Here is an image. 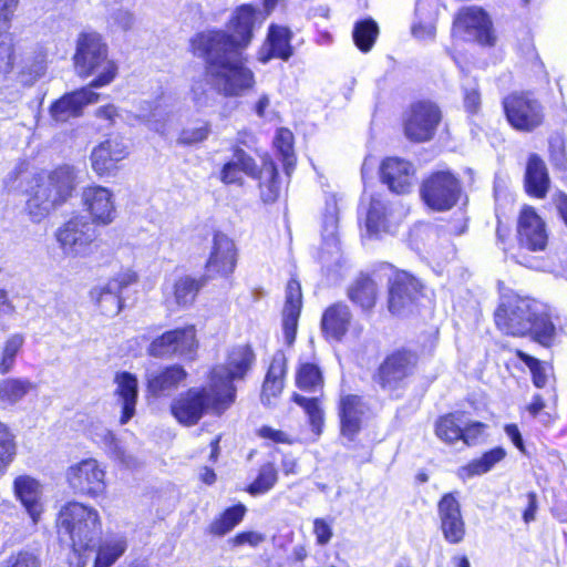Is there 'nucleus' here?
<instances>
[{
	"label": "nucleus",
	"instance_id": "nucleus-1",
	"mask_svg": "<svg viewBox=\"0 0 567 567\" xmlns=\"http://www.w3.org/2000/svg\"><path fill=\"white\" fill-rule=\"evenodd\" d=\"M258 9L252 3L237 6L225 28L196 32L189 52L204 61V75L212 89L225 97H238L256 85L254 71L243 53L255 38Z\"/></svg>",
	"mask_w": 567,
	"mask_h": 567
},
{
	"label": "nucleus",
	"instance_id": "nucleus-2",
	"mask_svg": "<svg viewBox=\"0 0 567 567\" xmlns=\"http://www.w3.org/2000/svg\"><path fill=\"white\" fill-rule=\"evenodd\" d=\"M54 529L61 545L70 548L69 567H86V553L92 550L102 534L103 520L100 512L89 503L69 499L58 509Z\"/></svg>",
	"mask_w": 567,
	"mask_h": 567
},
{
	"label": "nucleus",
	"instance_id": "nucleus-3",
	"mask_svg": "<svg viewBox=\"0 0 567 567\" xmlns=\"http://www.w3.org/2000/svg\"><path fill=\"white\" fill-rule=\"evenodd\" d=\"M496 328L506 336L530 337L535 342L549 347L556 328L550 315L540 302L516 293L507 295L494 312Z\"/></svg>",
	"mask_w": 567,
	"mask_h": 567
},
{
	"label": "nucleus",
	"instance_id": "nucleus-4",
	"mask_svg": "<svg viewBox=\"0 0 567 567\" xmlns=\"http://www.w3.org/2000/svg\"><path fill=\"white\" fill-rule=\"evenodd\" d=\"M233 159L225 162L218 174L226 185H244L243 174L257 182L259 196L264 204H272L280 196L279 171L275 161L266 154L260 165L239 144L231 147Z\"/></svg>",
	"mask_w": 567,
	"mask_h": 567
},
{
	"label": "nucleus",
	"instance_id": "nucleus-5",
	"mask_svg": "<svg viewBox=\"0 0 567 567\" xmlns=\"http://www.w3.org/2000/svg\"><path fill=\"white\" fill-rule=\"evenodd\" d=\"M72 63L81 79L93 76L87 84L90 87L107 86L118 75V63L110 58L107 42L94 30L81 31L78 34Z\"/></svg>",
	"mask_w": 567,
	"mask_h": 567
},
{
	"label": "nucleus",
	"instance_id": "nucleus-6",
	"mask_svg": "<svg viewBox=\"0 0 567 567\" xmlns=\"http://www.w3.org/2000/svg\"><path fill=\"white\" fill-rule=\"evenodd\" d=\"M233 405L219 386L206 377V384L190 386L181 392L172 401L169 411L179 424L194 426L206 414L221 416Z\"/></svg>",
	"mask_w": 567,
	"mask_h": 567
},
{
	"label": "nucleus",
	"instance_id": "nucleus-7",
	"mask_svg": "<svg viewBox=\"0 0 567 567\" xmlns=\"http://www.w3.org/2000/svg\"><path fill=\"white\" fill-rule=\"evenodd\" d=\"M421 362L420 351L410 344L395 346L384 352L371 373L372 383L381 391L396 393L408 388Z\"/></svg>",
	"mask_w": 567,
	"mask_h": 567
},
{
	"label": "nucleus",
	"instance_id": "nucleus-8",
	"mask_svg": "<svg viewBox=\"0 0 567 567\" xmlns=\"http://www.w3.org/2000/svg\"><path fill=\"white\" fill-rule=\"evenodd\" d=\"M373 272L388 275L385 305L392 316H406L417 308L424 296V285L420 278L388 261H379L373 265Z\"/></svg>",
	"mask_w": 567,
	"mask_h": 567
},
{
	"label": "nucleus",
	"instance_id": "nucleus-9",
	"mask_svg": "<svg viewBox=\"0 0 567 567\" xmlns=\"http://www.w3.org/2000/svg\"><path fill=\"white\" fill-rule=\"evenodd\" d=\"M501 105L508 126L516 132L533 133L546 122V107L530 90L507 93Z\"/></svg>",
	"mask_w": 567,
	"mask_h": 567
},
{
	"label": "nucleus",
	"instance_id": "nucleus-10",
	"mask_svg": "<svg viewBox=\"0 0 567 567\" xmlns=\"http://www.w3.org/2000/svg\"><path fill=\"white\" fill-rule=\"evenodd\" d=\"M443 120L440 105L430 99L412 101L401 116L404 137L412 144H424L434 140Z\"/></svg>",
	"mask_w": 567,
	"mask_h": 567
},
{
	"label": "nucleus",
	"instance_id": "nucleus-11",
	"mask_svg": "<svg viewBox=\"0 0 567 567\" xmlns=\"http://www.w3.org/2000/svg\"><path fill=\"white\" fill-rule=\"evenodd\" d=\"M256 363V353L250 343L233 346L226 354L224 365H212L206 377L219 386L225 395L235 404L237 386L235 381L245 380Z\"/></svg>",
	"mask_w": 567,
	"mask_h": 567
},
{
	"label": "nucleus",
	"instance_id": "nucleus-12",
	"mask_svg": "<svg viewBox=\"0 0 567 567\" xmlns=\"http://www.w3.org/2000/svg\"><path fill=\"white\" fill-rule=\"evenodd\" d=\"M64 478L76 497L97 501L107 496L106 468L95 457H85L71 464L65 470Z\"/></svg>",
	"mask_w": 567,
	"mask_h": 567
},
{
	"label": "nucleus",
	"instance_id": "nucleus-13",
	"mask_svg": "<svg viewBox=\"0 0 567 567\" xmlns=\"http://www.w3.org/2000/svg\"><path fill=\"white\" fill-rule=\"evenodd\" d=\"M198 349L197 328L189 323L166 330L155 337L147 347V354L157 359L177 355L187 361H195L198 357Z\"/></svg>",
	"mask_w": 567,
	"mask_h": 567
},
{
	"label": "nucleus",
	"instance_id": "nucleus-14",
	"mask_svg": "<svg viewBox=\"0 0 567 567\" xmlns=\"http://www.w3.org/2000/svg\"><path fill=\"white\" fill-rule=\"evenodd\" d=\"M461 179L451 171H434L426 175L420 186V197L434 212H447L460 200Z\"/></svg>",
	"mask_w": 567,
	"mask_h": 567
},
{
	"label": "nucleus",
	"instance_id": "nucleus-15",
	"mask_svg": "<svg viewBox=\"0 0 567 567\" xmlns=\"http://www.w3.org/2000/svg\"><path fill=\"white\" fill-rule=\"evenodd\" d=\"M85 217L75 215L65 220L54 233L63 254L84 257L99 247L97 233Z\"/></svg>",
	"mask_w": 567,
	"mask_h": 567
},
{
	"label": "nucleus",
	"instance_id": "nucleus-16",
	"mask_svg": "<svg viewBox=\"0 0 567 567\" xmlns=\"http://www.w3.org/2000/svg\"><path fill=\"white\" fill-rule=\"evenodd\" d=\"M462 412L453 411L441 414L434 422L435 436L447 445L462 442L466 446H474L485 436L487 424L481 421H470L462 425Z\"/></svg>",
	"mask_w": 567,
	"mask_h": 567
},
{
	"label": "nucleus",
	"instance_id": "nucleus-17",
	"mask_svg": "<svg viewBox=\"0 0 567 567\" xmlns=\"http://www.w3.org/2000/svg\"><path fill=\"white\" fill-rule=\"evenodd\" d=\"M238 261V249L233 238L221 230H215L212 247L205 261L204 276L207 280L215 278L229 279L235 272Z\"/></svg>",
	"mask_w": 567,
	"mask_h": 567
},
{
	"label": "nucleus",
	"instance_id": "nucleus-18",
	"mask_svg": "<svg viewBox=\"0 0 567 567\" xmlns=\"http://www.w3.org/2000/svg\"><path fill=\"white\" fill-rule=\"evenodd\" d=\"M546 221L532 205L524 204L517 215L516 240L519 249L530 252L544 251L548 246Z\"/></svg>",
	"mask_w": 567,
	"mask_h": 567
},
{
	"label": "nucleus",
	"instance_id": "nucleus-19",
	"mask_svg": "<svg viewBox=\"0 0 567 567\" xmlns=\"http://www.w3.org/2000/svg\"><path fill=\"white\" fill-rule=\"evenodd\" d=\"M439 528L444 540L458 545L465 540L466 523L462 515L458 492L444 493L437 501Z\"/></svg>",
	"mask_w": 567,
	"mask_h": 567
},
{
	"label": "nucleus",
	"instance_id": "nucleus-20",
	"mask_svg": "<svg viewBox=\"0 0 567 567\" xmlns=\"http://www.w3.org/2000/svg\"><path fill=\"white\" fill-rule=\"evenodd\" d=\"M128 154L127 146L122 140L107 136L91 151V167L100 178L115 176Z\"/></svg>",
	"mask_w": 567,
	"mask_h": 567
},
{
	"label": "nucleus",
	"instance_id": "nucleus-21",
	"mask_svg": "<svg viewBox=\"0 0 567 567\" xmlns=\"http://www.w3.org/2000/svg\"><path fill=\"white\" fill-rule=\"evenodd\" d=\"M368 403L363 395L341 393L337 401V414L340 434L349 441H354L363 429Z\"/></svg>",
	"mask_w": 567,
	"mask_h": 567
},
{
	"label": "nucleus",
	"instance_id": "nucleus-22",
	"mask_svg": "<svg viewBox=\"0 0 567 567\" xmlns=\"http://www.w3.org/2000/svg\"><path fill=\"white\" fill-rule=\"evenodd\" d=\"M293 31L285 24L270 23L257 51V61L266 64L271 60L289 61L295 54Z\"/></svg>",
	"mask_w": 567,
	"mask_h": 567
},
{
	"label": "nucleus",
	"instance_id": "nucleus-23",
	"mask_svg": "<svg viewBox=\"0 0 567 567\" xmlns=\"http://www.w3.org/2000/svg\"><path fill=\"white\" fill-rule=\"evenodd\" d=\"M90 85L66 92L49 106V114L55 123H66L83 115L86 105L99 102L100 94Z\"/></svg>",
	"mask_w": 567,
	"mask_h": 567
},
{
	"label": "nucleus",
	"instance_id": "nucleus-24",
	"mask_svg": "<svg viewBox=\"0 0 567 567\" xmlns=\"http://www.w3.org/2000/svg\"><path fill=\"white\" fill-rule=\"evenodd\" d=\"M415 173L413 163L399 156L384 157L379 166L380 182L396 195L412 190Z\"/></svg>",
	"mask_w": 567,
	"mask_h": 567
},
{
	"label": "nucleus",
	"instance_id": "nucleus-25",
	"mask_svg": "<svg viewBox=\"0 0 567 567\" xmlns=\"http://www.w3.org/2000/svg\"><path fill=\"white\" fill-rule=\"evenodd\" d=\"M379 272L360 271L348 285L346 296L349 301L361 311L370 316L374 312L381 296L375 275Z\"/></svg>",
	"mask_w": 567,
	"mask_h": 567
},
{
	"label": "nucleus",
	"instance_id": "nucleus-26",
	"mask_svg": "<svg viewBox=\"0 0 567 567\" xmlns=\"http://www.w3.org/2000/svg\"><path fill=\"white\" fill-rule=\"evenodd\" d=\"M84 210L91 217V223L97 226L111 224L116 216L113 193L101 185H89L82 190Z\"/></svg>",
	"mask_w": 567,
	"mask_h": 567
},
{
	"label": "nucleus",
	"instance_id": "nucleus-27",
	"mask_svg": "<svg viewBox=\"0 0 567 567\" xmlns=\"http://www.w3.org/2000/svg\"><path fill=\"white\" fill-rule=\"evenodd\" d=\"M454 25L465 33L473 34L481 45L492 47L495 44L492 21L482 8L460 9L454 19Z\"/></svg>",
	"mask_w": 567,
	"mask_h": 567
},
{
	"label": "nucleus",
	"instance_id": "nucleus-28",
	"mask_svg": "<svg viewBox=\"0 0 567 567\" xmlns=\"http://www.w3.org/2000/svg\"><path fill=\"white\" fill-rule=\"evenodd\" d=\"M35 179L54 209L63 206L72 197L75 189L73 173L63 166L50 171L45 177L38 175Z\"/></svg>",
	"mask_w": 567,
	"mask_h": 567
},
{
	"label": "nucleus",
	"instance_id": "nucleus-29",
	"mask_svg": "<svg viewBox=\"0 0 567 567\" xmlns=\"http://www.w3.org/2000/svg\"><path fill=\"white\" fill-rule=\"evenodd\" d=\"M353 313L343 301L330 303L321 315L320 329L327 341L341 342L351 329Z\"/></svg>",
	"mask_w": 567,
	"mask_h": 567
},
{
	"label": "nucleus",
	"instance_id": "nucleus-30",
	"mask_svg": "<svg viewBox=\"0 0 567 567\" xmlns=\"http://www.w3.org/2000/svg\"><path fill=\"white\" fill-rule=\"evenodd\" d=\"M288 360L282 351L276 352L269 361L260 388V402L271 406L280 398L286 385Z\"/></svg>",
	"mask_w": 567,
	"mask_h": 567
},
{
	"label": "nucleus",
	"instance_id": "nucleus-31",
	"mask_svg": "<svg viewBox=\"0 0 567 567\" xmlns=\"http://www.w3.org/2000/svg\"><path fill=\"white\" fill-rule=\"evenodd\" d=\"M13 494L33 524H38L44 512L42 485L39 480L23 474L13 480Z\"/></svg>",
	"mask_w": 567,
	"mask_h": 567
},
{
	"label": "nucleus",
	"instance_id": "nucleus-32",
	"mask_svg": "<svg viewBox=\"0 0 567 567\" xmlns=\"http://www.w3.org/2000/svg\"><path fill=\"white\" fill-rule=\"evenodd\" d=\"M302 309V291L300 282L297 278L292 277L287 281L286 298L282 310V330L285 342L287 346H292L298 329V322Z\"/></svg>",
	"mask_w": 567,
	"mask_h": 567
},
{
	"label": "nucleus",
	"instance_id": "nucleus-33",
	"mask_svg": "<svg viewBox=\"0 0 567 567\" xmlns=\"http://www.w3.org/2000/svg\"><path fill=\"white\" fill-rule=\"evenodd\" d=\"M523 187L535 199L546 198L550 189V176L545 161L536 153L528 155L525 166Z\"/></svg>",
	"mask_w": 567,
	"mask_h": 567
},
{
	"label": "nucleus",
	"instance_id": "nucleus-34",
	"mask_svg": "<svg viewBox=\"0 0 567 567\" xmlns=\"http://www.w3.org/2000/svg\"><path fill=\"white\" fill-rule=\"evenodd\" d=\"M114 383L116 384L114 395L122 404L120 424L124 425L135 415L138 380L135 374L128 371H120L114 375Z\"/></svg>",
	"mask_w": 567,
	"mask_h": 567
},
{
	"label": "nucleus",
	"instance_id": "nucleus-35",
	"mask_svg": "<svg viewBox=\"0 0 567 567\" xmlns=\"http://www.w3.org/2000/svg\"><path fill=\"white\" fill-rule=\"evenodd\" d=\"M204 275L194 276L185 274L174 279L171 286L169 296L178 309H188L195 305L200 291L207 284Z\"/></svg>",
	"mask_w": 567,
	"mask_h": 567
},
{
	"label": "nucleus",
	"instance_id": "nucleus-36",
	"mask_svg": "<svg viewBox=\"0 0 567 567\" xmlns=\"http://www.w3.org/2000/svg\"><path fill=\"white\" fill-rule=\"evenodd\" d=\"M187 378L188 373L182 364H168L147 378L146 390L151 395L158 398L176 390Z\"/></svg>",
	"mask_w": 567,
	"mask_h": 567
},
{
	"label": "nucleus",
	"instance_id": "nucleus-37",
	"mask_svg": "<svg viewBox=\"0 0 567 567\" xmlns=\"http://www.w3.org/2000/svg\"><path fill=\"white\" fill-rule=\"evenodd\" d=\"M507 457L505 447L497 445L484 451L480 456L470 460L466 464L457 468L458 478L465 481L482 476L493 471L499 463Z\"/></svg>",
	"mask_w": 567,
	"mask_h": 567
},
{
	"label": "nucleus",
	"instance_id": "nucleus-38",
	"mask_svg": "<svg viewBox=\"0 0 567 567\" xmlns=\"http://www.w3.org/2000/svg\"><path fill=\"white\" fill-rule=\"evenodd\" d=\"M247 514L243 503H236L221 511L207 526V534L213 537H223L238 526Z\"/></svg>",
	"mask_w": 567,
	"mask_h": 567
},
{
	"label": "nucleus",
	"instance_id": "nucleus-39",
	"mask_svg": "<svg viewBox=\"0 0 567 567\" xmlns=\"http://www.w3.org/2000/svg\"><path fill=\"white\" fill-rule=\"evenodd\" d=\"M389 208L386 203L379 194L372 195L365 214V229L370 236L379 237L384 233H389Z\"/></svg>",
	"mask_w": 567,
	"mask_h": 567
},
{
	"label": "nucleus",
	"instance_id": "nucleus-40",
	"mask_svg": "<svg viewBox=\"0 0 567 567\" xmlns=\"http://www.w3.org/2000/svg\"><path fill=\"white\" fill-rule=\"evenodd\" d=\"M90 298L100 313L106 317L118 315L124 307V298L107 284L90 290Z\"/></svg>",
	"mask_w": 567,
	"mask_h": 567
},
{
	"label": "nucleus",
	"instance_id": "nucleus-41",
	"mask_svg": "<svg viewBox=\"0 0 567 567\" xmlns=\"http://www.w3.org/2000/svg\"><path fill=\"white\" fill-rule=\"evenodd\" d=\"M25 213L33 223H41L49 214L54 210L53 205L45 193L38 185L35 177L27 190Z\"/></svg>",
	"mask_w": 567,
	"mask_h": 567
},
{
	"label": "nucleus",
	"instance_id": "nucleus-42",
	"mask_svg": "<svg viewBox=\"0 0 567 567\" xmlns=\"http://www.w3.org/2000/svg\"><path fill=\"white\" fill-rule=\"evenodd\" d=\"M380 35V27L372 17L357 20L352 28V41L361 53H369Z\"/></svg>",
	"mask_w": 567,
	"mask_h": 567
},
{
	"label": "nucleus",
	"instance_id": "nucleus-43",
	"mask_svg": "<svg viewBox=\"0 0 567 567\" xmlns=\"http://www.w3.org/2000/svg\"><path fill=\"white\" fill-rule=\"evenodd\" d=\"M212 132L209 121L204 118L192 120L181 128L176 143L183 147H198L209 138Z\"/></svg>",
	"mask_w": 567,
	"mask_h": 567
},
{
	"label": "nucleus",
	"instance_id": "nucleus-44",
	"mask_svg": "<svg viewBox=\"0 0 567 567\" xmlns=\"http://www.w3.org/2000/svg\"><path fill=\"white\" fill-rule=\"evenodd\" d=\"M272 145L282 163L286 175L290 176L297 164L292 132L288 127H279L276 131Z\"/></svg>",
	"mask_w": 567,
	"mask_h": 567
},
{
	"label": "nucleus",
	"instance_id": "nucleus-45",
	"mask_svg": "<svg viewBox=\"0 0 567 567\" xmlns=\"http://www.w3.org/2000/svg\"><path fill=\"white\" fill-rule=\"evenodd\" d=\"M127 550L124 537H114L101 542L96 549L92 567H112Z\"/></svg>",
	"mask_w": 567,
	"mask_h": 567
},
{
	"label": "nucleus",
	"instance_id": "nucleus-46",
	"mask_svg": "<svg viewBox=\"0 0 567 567\" xmlns=\"http://www.w3.org/2000/svg\"><path fill=\"white\" fill-rule=\"evenodd\" d=\"M296 386L303 392H322L324 378L320 367L313 362H301L296 369Z\"/></svg>",
	"mask_w": 567,
	"mask_h": 567
},
{
	"label": "nucleus",
	"instance_id": "nucleus-47",
	"mask_svg": "<svg viewBox=\"0 0 567 567\" xmlns=\"http://www.w3.org/2000/svg\"><path fill=\"white\" fill-rule=\"evenodd\" d=\"M291 400L302 408L305 413L308 416V423L311 427V431L316 435H320L323 431L324 426V412L321 408V401L319 398H306L301 394L293 393L291 395Z\"/></svg>",
	"mask_w": 567,
	"mask_h": 567
},
{
	"label": "nucleus",
	"instance_id": "nucleus-48",
	"mask_svg": "<svg viewBox=\"0 0 567 567\" xmlns=\"http://www.w3.org/2000/svg\"><path fill=\"white\" fill-rule=\"evenodd\" d=\"M35 386L28 379L6 378L0 381V403L13 405Z\"/></svg>",
	"mask_w": 567,
	"mask_h": 567
},
{
	"label": "nucleus",
	"instance_id": "nucleus-49",
	"mask_svg": "<svg viewBox=\"0 0 567 567\" xmlns=\"http://www.w3.org/2000/svg\"><path fill=\"white\" fill-rule=\"evenodd\" d=\"M278 482V471L274 463L260 466L255 480L245 486L244 491L251 496L264 495L271 491Z\"/></svg>",
	"mask_w": 567,
	"mask_h": 567
},
{
	"label": "nucleus",
	"instance_id": "nucleus-50",
	"mask_svg": "<svg viewBox=\"0 0 567 567\" xmlns=\"http://www.w3.org/2000/svg\"><path fill=\"white\" fill-rule=\"evenodd\" d=\"M25 342L22 333L10 334L1 349L0 353V374H8L14 367L18 354L21 352Z\"/></svg>",
	"mask_w": 567,
	"mask_h": 567
},
{
	"label": "nucleus",
	"instance_id": "nucleus-51",
	"mask_svg": "<svg viewBox=\"0 0 567 567\" xmlns=\"http://www.w3.org/2000/svg\"><path fill=\"white\" fill-rule=\"evenodd\" d=\"M513 352L528 368L533 385L537 389L545 388L548 381L546 363L520 349H514Z\"/></svg>",
	"mask_w": 567,
	"mask_h": 567
},
{
	"label": "nucleus",
	"instance_id": "nucleus-52",
	"mask_svg": "<svg viewBox=\"0 0 567 567\" xmlns=\"http://www.w3.org/2000/svg\"><path fill=\"white\" fill-rule=\"evenodd\" d=\"M17 453L14 435L9 426L0 421V472L13 461Z\"/></svg>",
	"mask_w": 567,
	"mask_h": 567
},
{
	"label": "nucleus",
	"instance_id": "nucleus-53",
	"mask_svg": "<svg viewBox=\"0 0 567 567\" xmlns=\"http://www.w3.org/2000/svg\"><path fill=\"white\" fill-rule=\"evenodd\" d=\"M256 435L264 440L266 445L282 444L293 445L298 442L297 437L290 435L288 432L275 429L270 425H261L256 430Z\"/></svg>",
	"mask_w": 567,
	"mask_h": 567
},
{
	"label": "nucleus",
	"instance_id": "nucleus-54",
	"mask_svg": "<svg viewBox=\"0 0 567 567\" xmlns=\"http://www.w3.org/2000/svg\"><path fill=\"white\" fill-rule=\"evenodd\" d=\"M2 567H41V559L31 550L20 549L10 554Z\"/></svg>",
	"mask_w": 567,
	"mask_h": 567
},
{
	"label": "nucleus",
	"instance_id": "nucleus-55",
	"mask_svg": "<svg viewBox=\"0 0 567 567\" xmlns=\"http://www.w3.org/2000/svg\"><path fill=\"white\" fill-rule=\"evenodd\" d=\"M140 276L134 269H122L107 280V285L122 295V291L127 287L137 284Z\"/></svg>",
	"mask_w": 567,
	"mask_h": 567
},
{
	"label": "nucleus",
	"instance_id": "nucleus-56",
	"mask_svg": "<svg viewBox=\"0 0 567 567\" xmlns=\"http://www.w3.org/2000/svg\"><path fill=\"white\" fill-rule=\"evenodd\" d=\"M266 540V536L256 530H241L230 537L227 543L231 548L250 546L258 547Z\"/></svg>",
	"mask_w": 567,
	"mask_h": 567
},
{
	"label": "nucleus",
	"instance_id": "nucleus-57",
	"mask_svg": "<svg viewBox=\"0 0 567 567\" xmlns=\"http://www.w3.org/2000/svg\"><path fill=\"white\" fill-rule=\"evenodd\" d=\"M19 0H0V32L8 33Z\"/></svg>",
	"mask_w": 567,
	"mask_h": 567
},
{
	"label": "nucleus",
	"instance_id": "nucleus-58",
	"mask_svg": "<svg viewBox=\"0 0 567 567\" xmlns=\"http://www.w3.org/2000/svg\"><path fill=\"white\" fill-rule=\"evenodd\" d=\"M313 534L316 543L320 546L327 545L333 536L331 525L324 518L313 519Z\"/></svg>",
	"mask_w": 567,
	"mask_h": 567
},
{
	"label": "nucleus",
	"instance_id": "nucleus-59",
	"mask_svg": "<svg viewBox=\"0 0 567 567\" xmlns=\"http://www.w3.org/2000/svg\"><path fill=\"white\" fill-rule=\"evenodd\" d=\"M549 159L554 166L565 168L567 165V157L565 145L561 140H554L549 142L548 147Z\"/></svg>",
	"mask_w": 567,
	"mask_h": 567
},
{
	"label": "nucleus",
	"instance_id": "nucleus-60",
	"mask_svg": "<svg viewBox=\"0 0 567 567\" xmlns=\"http://www.w3.org/2000/svg\"><path fill=\"white\" fill-rule=\"evenodd\" d=\"M435 31V24L432 22L416 21L411 27V33L417 40L433 39Z\"/></svg>",
	"mask_w": 567,
	"mask_h": 567
},
{
	"label": "nucleus",
	"instance_id": "nucleus-61",
	"mask_svg": "<svg viewBox=\"0 0 567 567\" xmlns=\"http://www.w3.org/2000/svg\"><path fill=\"white\" fill-rule=\"evenodd\" d=\"M463 103L465 111L474 115L481 107V94L477 89H470L464 92Z\"/></svg>",
	"mask_w": 567,
	"mask_h": 567
},
{
	"label": "nucleus",
	"instance_id": "nucleus-62",
	"mask_svg": "<svg viewBox=\"0 0 567 567\" xmlns=\"http://www.w3.org/2000/svg\"><path fill=\"white\" fill-rule=\"evenodd\" d=\"M527 505L522 513V518L526 524L535 520L536 512L538 508L537 494L534 491H530L526 494Z\"/></svg>",
	"mask_w": 567,
	"mask_h": 567
},
{
	"label": "nucleus",
	"instance_id": "nucleus-63",
	"mask_svg": "<svg viewBox=\"0 0 567 567\" xmlns=\"http://www.w3.org/2000/svg\"><path fill=\"white\" fill-rule=\"evenodd\" d=\"M504 431L508 439L512 441V443L515 445V447L522 452L526 453V446L523 440V436L520 434V431L518 429V425L515 423H508L505 424Z\"/></svg>",
	"mask_w": 567,
	"mask_h": 567
},
{
	"label": "nucleus",
	"instance_id": "nucleus-64",
	"mask_svg": "<svg viewBox=\"0 0 567 567\" xmlns=\"http://www.w3.org/2000/svg\"><path fill=\"white\" fill-rule=\"evenodd\" d=\"M280 466L285 476L296 475L299 473V460L291 453L282 454Z\"/></svg>",
	"mask_w": 567,
	"mask_h": 567
}]
</instances>
